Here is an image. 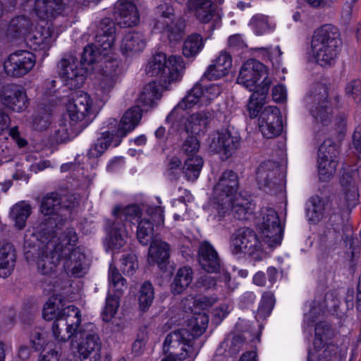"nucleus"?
I'll return each mask as SVG.
<instances>
[{"label": "nucleus", "instance_id": "obj_38", "mask_svg": "<svg viewBox=\"0 0 361 361\" xmlns=\"http://www.w3.org/2000/svg\"><path fill=\"white\" fill-rule=\"evenodd\" d=\"M323 91L322 99L319 100L318 105L311 110V114L317 121L326 124L331 117L332 107L328 99L326 89L323 87Z\"/></svg>", "mask_w": 361, "mask_h": 361}, {"label": "nucleus", "instance_id": "obj_61", "mask_svg": "<svg viewBox=\"0 0 361 361\" xmlns=\"http://www.w3.org/2000/svg\"><path fill=\"white\" fill-rule=\"evenodd\" d=\"M200 149V142L193 135H189L185 140L181 149L188 157H193Z\"/></svg>", "mask_w": 361, "mask_h": 361}, {"label": "nucleus", "instance_id": "obj_5", "mask_svg": "<svg viewBox=\"0 0 361 361\" xmlns=\"http://www.w3.org/2000/svg\"><path fill=\"white\" fill-rule=\"evenodd\" d=\"M78 241V235L73 228H68L61 235V255L64 259L63 268L67 275L82 277L88 270L85 253L80 247L73 248Z\"/></svg>", "mask_w": 361, "mask_h": 361}, {"label": "nucleus", "instance_id": "obj_52", "mask_svg": "<svg viewBox=\"0 0 361 361\" xmlns=\"http://www.w3.org/2000/svg\"><path fill=\"white\" fill-rule=\"evenodd\" d=\"M331 334V329L328 323L325 322L317 323L315 326V335L313 342L314 348L316 349L322 348Z\"/></svg>", "mask_w": 361, "mask_h": 361}, {"label": "nucleus", "instance_id": "obj_1", "mask_svg": "<svg viewBox=\"0 0 361 361\" xmlns=\"http://www.w3.org/2000/svg\"><path fill=\"white\" fill-rule=\"evenodd\" d=\"M25 257L27 262L35 261L38 271L44 276L42 287L47 293L61 289V278L56 267L61 259V236L46 233L25 236Z\"/></svg>", "mask_w": 361, "mask_h": 361}, {"label": "nucleus", "instance_id": "obj_41", "mask_svg": "<svg viewBox=\"0 0 361 361\" xmlns=\"http://www.w3.org/2000/svg\"><path fill=\"white\" fill-rule=\"evenodd\" d=\"M82 341L77 343L78 352L101 351L102 343L98 335L94 332H84L80 335Z\"/></svg>", "mask_w": 361, "mask_h": 361}, {"label": "nucleus", "instance_id": "obj_17", "mask_svg": "<svg viewBox=\"0 0 361 361\" xmlns=\"http://www.w3.org/2000/svg\"><path fill=\"white\" fill-rule=\"evenodd\" d=\"M0 103L6 109L17 113L24 111L29 105L25 89L18 84L4 85L0 90Z\"/></svg>", "mask_w": 361, "mask_h": 361}, {"label": "nucleus", "instance_id": "obj_23", "mask_svg": "<svg viewBox=\"0 0 361 361\" xmlns=\"http://www.w3.org/2000/svg\"><path fill=\"white\" fill-rule=\"evenodd\" d=\"M114 16L117 24L121 27L134 26L140 20L135 5L126 0H120L116 4Z\"/></svg>", "mask_w": 361, "mask_h": 361}, {"label": "nucleus", "instance_id": "obj_15", "mask_svg": "<svg viewBox=\"0 0 361 361\" xmlns=\"http://www.w3.org/2000/svg\"><path fill=\"white\" fill-rule=\"evenodd\" d=\"M261 227L264 240L271 247L279 245L282 240L283 228L277 212L272 208L261 211Z\"/></svg>", "mask_w": 361, "mask_h": 361}, {"label": "nucleus", "instance_id": "obj_31", "mask_svg": "<svg viewBox=\"0 0 361 361\" xmlns=\"http://www.w3.org/2000/svg\"><path fill=\"white\" fill-rule=\"evenodd\" d=\"M53 42L52 33L49 27H41L35 30L27 38V43L31 49L35 51L47 52Z\"/></svg>", "mask_w": 361, "mask_h": 361}, {"label": "nucleus", "instance_id": "obj_32", "mask_svg": "<svg viewBox=\"0 0 361 361\" xmlns=\"http://www.w3.org/2000/svg\"><path fill=\"white\" fill-rule=\"evenodd\" d=\"M213 119V111L202 110L192 114L185 123L188 132L199 134L206 130Z\"/></svg>", "mask_w": 361, "mask_h": 361}, {"label": "nucleus", "instance_id": "obj_9", "mask_svg": "<svg viewBox=\"0 0 361 361\" xmlns=\"http://www.w3.org/2000/svg\"><path fill=\"white\" fill-rule=\"evenodd\" d=\"M82 315L78 307L68 305L61 310L51 326L52 335L58 342H66L72 337L78 338L85 331L81 328Z\"/></svg>", "mask_w": 361, "mask_h": 361}, {"label": "nucleus", "instance_id": "obj_53", "mask_svg": "<svg viewBox=\"0 0 361 361\" xmlns=\"http://www.w3.org/2000/svg\"><path fill=\"white\" fill-rule=\"evenodd\" d=\"M274 302V296L271 293H264L256 313V318L264 319L269 317L273 310Z\"/></svg>", "mask_w": 361, "mask_h": 361}, {"label": "nucleus", "instance_id": "obj_25", "mask_svg": "<svg viewBox=\"0 0 361 361\" xmlns=\"http://www.w3.org/2000/svg\"><path fill=\"white\" fill-rule=\"evenodd\" d=\"M65 8L63 0H35L34 11L44 20H51L61 15Z\"/></svg>", "mask_w": 361, "mask_h": 361}, {"label": "nucleus", "instance_id": "obj_54", "mask_svg": "<svg viewBox=\"0 0 361 361\" xmlns=\"http://www.w3.org/2000/svg\"><path fill=\"white\" fill-rule=\"evenodd\" d=\"M118 295H109L106 298L104 308L102 312V317L104 322H110L115 316L119 307Z\"/></svg>", "mask_w": 361, "mask_h": 361}, {"label": "nucleus", "instance_id": "obj_10", "mask_svg": "<svg viewBox=\"0 0 361 361\" xmlns=\"http://www.w3.org/2000/svg\"><path fill=\"white\" fill-rule=\"evenodd\" d=\"M62 196L57 192H50L44 195L41 200L40 212L47 216L44 226L41 225V230L49 235H58V228L63 224L67 214L61 213Z\"/></svg>", "mask_w": 361, "mask_h": 361}, {"label": "nucleus", "instance_id": "obj_62", "mask_svg": "<svg viewBox=\"0 0 361 361\" xmlns=\"http://www.w3.org/2000/svg\"><path fill=\"white\" fill-rule=\"evenodd\" d=\"M137 268V262L134 255H128L121 259V269L125 274L133 275Z\"/></svg>", "mask_w": 361, "mask_h": 361}, {"label": "nucleus", "instance_id": "obj_60", "mask_svg": "<svg viewBox=\"0 0 361 361\" xmlns=\"http://www.w3.org/2000/svg\"><path fill=\"white\" fill-rule=\"evenodd\" d=\"M345 94L348 98L354 101L361 99V80L355 79L348 82L345 87Z\"/></svg>", "mask_w": 361, "mask_h": 361}, {"label": "nucleus", "instance_id": "obj_40", "mask_svg": "<svg viewBox=\"0 0 361 361\" xmlns=\"http://www.w3.org/2000/svg\"><path fill=\"white\" fill-rule=\"evenodd\" d=\"M161 97L159 83L152 81L147 84L139 97V101L144 106H152Z\"/></svg>", "mask_w": 361, "mask_h": 361}, {"label": "nucleus", "instance_id": "obj_35", "mask_svg": "<svg viewBox=\"0 0 361 361\" xmlns=\"http://www.w3.org/2000/svg\"><path fill=\"white\" fill-rule=\"evenodd\" d=\"M193 279V271L190 267L180 268L171 283V290L174 294L183 293L191 283Z\"/></svg>", "mask_w": 361, "mask_h": 361}, {"label": "nucleus", "instance_id": "obj_3", "mask_svg": "<svg viewBox=\"0 0 361 361\" xmlns=\"http://www.w3.org/2000/svg\"><path fill=\"white\" fill-rule=\"evenodd\" d=\"M93 102L90 96L85 92H80L75 95L67 104V113L70 121L62 118L59 121L58 126L60 128L56 130L60 139H66L69 134L70 128L79 123L81 127H86L92 120L94 114L93 109Z\"/></svg>", "mask_w": 361, "mask_h": 361}, {"label": "nucleus", "instance_id": "obj_63", "mask_svg": "<svg viewBox=\"0 0 361 361\" xmlns=\"http://www.w3.org/2000/svg\"><path fill=\"white\" fill-rule=\"evenodd\" d=\"M216 301V297L201 295L195 300L194 305L195 308L205 310L212 307Z\"/></svg>", "mask_w": 361, "mask_h": 361}, {"label": "nucleus", "instance_id": "obj_34", "mask_svg": "<svg viewBox=\"0 0 361 361\" xmlns=\"http://www.w3.org/2000/svg\"><path fill=\"white\" fill-rule=\"evenodd\" d=\"M253 209V204L239 194L233 197L231 203L229 202V212L226 216L229 215L231 212L235 219L245 220L252 214Z\"/></svg>", "mask_w": 361, "mask_h": 361}, {"label": "nucleus", "instance_id": "obj_16", "mask_svg": "<svg viewBox=\"0 0 361 361\" xmlns=\"http://www.w3.org/2000/svg\"><path fill=\"white\" fill-rule=\"evenodd\" d=\"M338 150L335 143L326 140L318 150V173L319 179L326 181L332 177L338 165Z\"/></svg>", "mask_w": 361, "mask_h": 361}, {"label": "nucleus", "instance_id": "obj_24", "mask_svg": "<svg viewBox=\"0 0 361 361\" xmlns=\"http://www.w3.org/2000/svg\"><path fill=\"white\" fill-rule=\"evenodd\" d=\"M231 66V55L226 51H222L207 67L203 75V78L209 80L220 79L228 73Z\"/></svg>", "mask_w": 361, "mask_h": 361}, {"label": "nucleus", "instance_id": "obj_13", "mask_svg": "<svg viewBox=\"0 0 361 361\" xmlns=\"http://www.w3.org/2000/svg\"><path fill=\"white\" fill-rule=\"evenodd\" d=\"M230 249L233 255L251 256L262 250V243L252 229L243 227L232 234Z\"/></svg>", "mask_w": 361, "mask_h": 361}, {"label": "nucleus", "instance_id": "obj_21", "mask_svg": "<svg viewBox=\"0 0 361 361\" xmlns=\"http://www.w3.org/2000/svg\"><path fill=\"white\" fill-rule=\"evenodd\" d=\"M268 69L263 63L256 59H250L242 66L237 82L245 87L250 91L256 90L260 87L257 82L262 78L267 77Z\"/></svg>", "mask_w": 361, "mask_h": 361}, {"label": "nucleus", "instance_id": "obj_7", "mask_svg": "<svg viewBox=\"0 0 361 361\" xmlns=\"http://www.w3.org/2000/svg\"><path fill=\"white\" fill-rule=\"evenodd\" d=\"M185 63L180 56L169 57L163 52L154 54L147 63L146 72L152 76H159L163 80L161 86L167 90L168 85L178 82L183 76Z\"/></svg>", "mask_w": 361, "mask_h": 361}, {"label": "nucleus", "instance_id": "obj_29", "mask_svg": "<svg viewBox=\"0 0 361 361\" xmlns=\"http://www.w3.org/2000/svg\"><path fill=\"white\" fill-rule=\"evenodd\" d=\"M179 4H185L189 10L195 12L197 20L202 23L209 22L214 16V9L210 0H176Z\"/></svg>", "mask_w": 361, "mask_h": 361}, {"label": "nucleus", "instance_id": "obj_2", "mask_svg": "<svg viewBox=\"0 0 361 361\" xmlns=\"http://www.w3.org/2000/svg\"><path fill=\"white\" fill-rule=\"evenodd\" d=\"M342 47L341 33L337 27L325 24L314 30L311 49L317 63L321 66L334 65Z\"/></svg>", "mask_w": 361, "mask_h": 361}, {"label": "nucleus", "instance_id": "obj_57", "mask_svg": "<svg viewBox=\"0 0 361 361\" xmlns=\"http://www.w3.org/2000/svg\"><path fill=\"white\" fill-rule=\"evenodd\" d=\"M280 115V111L276 106L265 107L260 114L259 126H268V123L276 121V118Z\"/></svg>", "mask_w": 361, "mask_h": 361}, {"label": "nucleus", "instance_id": "obj_64", "mask_svg": "<svg viewBox=\"0 0 361 361\" xmlns=\"http://www.w3.org/2000/svg\"><path fill=\"white\" fill-rule=\"evenodd\" d=\"M61 205V213H71V211L78 207V200L75 195H69L66 197H62Z\"/></svg>", "mask_w": 361, "mask_h": 361}, {"label": "nucleus", "instance_id": "obj_50", "mask_svg": "<svg viewBox=\"0 0 361 361\" xmlns=\"http://www.w3.org/2000/svg\"><path fill=\"white\" fill-rule=\"evenodd\" d=\"M108 281L116 295H121L127 288L126 280L112 264L109 266Z\"/></svg>", "mask_w": 361, "mask_h": 361}, {"label": "nucleus", "instance_id": "obj_59", "mask_svg": "<svg viewBox=\"0 0 361 361\" xmlns=\"http://www.w3.org/2000/svg\"><path fill=\"white\" fill-rule=\"evenodd\" d=\"M262 134L267 138H271L281 133L282 131V119L281 115L276 118V121L268 123V126H259Z\"/></svg>", "mask_w": 361, "mask_h": 361}, {"label": "nucleus", "instance_id": "obj_39", "mask_svg": "<svg viewBox=\"0 0 361 361\" xmlns=\"http://www.w3.org/2000/svg\"><path fill=\"white\" fill-rule=\"evenodd\" d=\"M208 322L209 317L205 312H195L188 319L186 329L196 338L205 331Z\"/></svg>", "mask_w": 361, "mask_h": 361}, {"label": "nucleus", "instance_id": "obj_37", "mask_svg": "<svg viewBox=\"0 0 361 361\" xmlns=\"http://www.w3.org/2000/svg\"><path fill=\"white\" fill-rule=\"evenodd\" d=\"M30 214L31 207L28 203L25 202L16 203L11 211V218L15 223V227L18 230L23 229Z\"/></svg>", "mask_w": 361, "mask_h": 361}, {"label": "nucleus", "instance_id": "obj_43", "mask_svg": "<svg viewBox=\"0 0 361 361\" xmlns=\"http://www.w3.org/2000/svg\"><path fill=\"white\" fill-rule=\"evenodd\" d=\"M341 184L343 188V193L346 205L348 207L355 205L357 200V188L353 183V179L348 173H344L341 178Z\"/></svg>", "mask_w": 361, "mask_h": 361}, {"label": "nucleus", "instance_id": "obj_55", "mask_svg": "<svg viewBox=\"0 0 361 361\" xmlns=\"http://www.w3.org/2000/svg\"><path fill=\"white\" fill-rule=\"evenodd\" d=\"M157 14L159 16L161 22L164 24L173 23L174 19V9L173 6L166 1L161 2L157 7Z\"/></svg>", "mask_w": 361, "mask_h": 361}, {"label": "nucleus", "instance_id": "obj_48", "mask_svg": "<svg viewBox=\"0 0 361 361\" xmlns=\"http://www.w3.org/2000/svg\"><path fill=\"white\" fill-rule=\"evenodd\" d=\"M202 86L196 83L188 94L178 103V108L183 110L190 109L195 104L202 106Z\"/></svg>", "mask_w": 361, "mask_h": 361}, {"label": "nucleus", "instance_id": "obj_46", "mask_svg": "<svg viewBox=\"0 0 361 361\" xmlns=\"http://www.w3.org/2000/svg\"><path fill=\"white\" fill-rule=\"evenodd\" d=\"M203 159L200 156L188 157L183 168V173L188 180L195 181L200 176L203 166Z\"/></svg>", "mask_w": 361, "mask_h": 361}, {"label": "nucleus", "instance_id": "obj_22", "mask_svg": "<svg viewBox=\"0 0 361 361\" xmlns=\"http://www.w3.org/2000/svg\"><path fill=\"white\" fill-rule=\"evenodd\" d=\"M142 118V110L138 106H133L128 109L122 116L119 123L115 118L109 120V125L111 126H118L116 130L112 131L116 137L114 147L118 146L122 138L132 132L139 124Z\"/></svg>", "mask_w": 361, "mask_h": 361}, {"label": "nucleus", "instance_id": "obj_14", "mask_svg": "<svg viewBox=\"0 0 361 361\" xmlns=\"http://www.w3.org/2000/svg\"><path fill=\"white\" fill-rule=\"evenodd\" d=\"M240 137L238 132L223 130L212 133L209 136V149L227 159L239 147Z\"/></svg>", "mask_w": 361, "mask_h": 361}, {"label": "nucleus", "instance_id": "obj_58", "mask_svg": "<svg viewBox=\"0 0 361 361\" xmlns=\"http://www.w3.org/2000/svg\"><path fill=\"white\" fill-rule=\"evenodd\" d=\"M56 298H51L46 302L43 309V317L45 320H56L59 314H61V310H59V306L56 305Z\"/></svg>", "mask_w": 361, "mask_h": 361}, {"label": "nucleus", "instance_id": "obj_12", "mask_svg": "<svg viewBox=\"0 0 361 361\" xmlns=\"http://www.w3.org/2000/svg\"><path fill=\"white\" fill-rule=\"evenodd\" d=\"M122 74L121 62L116 59L106 60L101 65L98 82L95 86L96 94L106 101L110 92L120 80Z\"/></svg>", "mask_w": 361, "mask_h": 361}, {"label": "nucleus", "instance_id": "obj_56", "mask_svg": "<svg viewBox=\"0 0 361 361\" xmlns=\"http://www.w3.org/2000/svg\"><path fill=\"white\" fill-rule=\"evenodd\" d=\"M221 87L216 84H212L205 89L202 87V106L209 104L212 100L221 94Z\"/></svg>", "mask_w": 361, "mask_h": 361}, {"label": "nucleus", "instance_id": "obj_19", "mask_svg": "<svg viewBox=\"0 0 361 361\" xmlns=\"http://www.w3.org/2000/svg\"><path fill=\"white\" fill-rule=\"evenodd\" d=\"M57 66L59 74L69 89H78L82 86L85 80V71L84 68L78 65L76 58L73 56L63 58Z\"/></svg>", "mask_w": 361, "mask_h": 361}, {"label": "nucleus", "instance_id": "obj_51", "mask_svg": "<svg viewBox=\"0 0 361 361\" xmlns=\"http://www.w3.org/2000/svg\"><path fill=\"white\" fill-rule=\"evenodd\" d=\"M154 298V292L152 284L145 281L140 287L139 295V305L142 311L145 312L152 305Z\"/></svg>", "mask_w": 361, "mask_h": 361}, {"label": "nucleus", "instance_id": "obj_26", "mask_svg": "<svg viewBox=\"0 0 361 361\" xmlns=\"http://www.w3.org/2000/svg\"><path fill=\"white\" fill-rule=\"evenodd\" d=\"M147 44V38L141 32H129L126 33L120 44V49L123 54L132 56L142 51Z\"/></svg>", "mask_w": 361, "mask_h": 361}, {"label": "nucleus", "instance_id": "obj_18", "mask_svg": "<svg viewBox=\"0 0 361 361\" xmlns=\"http://www.w3.org/2000/svg\"><path fill=\"white\" fill-rule=\"evenodd\" d=\"M35 55L27 50H18L9 55L4 62L6 73L11 77L20 78L27 74L35 66Z\"/></svg>", "mask_w": 361, "mask_h": 361}, {"label": "nucleus", "instance_id": "obj_11", "mask_svg": "<svg viewBox=\"0 0 361 361\" xmlns=\"http://www.w3.org/2000/svg\"><path fill=\"white\" fill-rule=\"evenodd\" d=\"M195 338L185 329L173 331L169 334L164 342L165 353L170 352L177 356L179 360L195 357L199 350L195 346Z\"/></svg>", "mask_w": 361, "mask_h": 361}, {"label": "nucleus", "instance_id": "obj_42", "mask_svg": "<svg viewBox=\"0 0 361 361\" xmlns=\"http://www.w3.org/2000/svg\"><path fill=\"white\" fill-rule=\"evenodd\" d=\"M32 25L29 18L24 16H17L11 20L8 28L7 35L12 37L25 35L27 33Z\"/></svg>", "mask_w": 361, "mask_h": 361}, {"label": "nucleus", "instance_id": "obj_36", "mask_svg": "<svg viewBox=\"0 0 361 361\" xmlns=\"http://www.w3.org/2000/svg\"><path fill=\"white\" fill-rule=\"evenodd\" d=\"M116 143L114 133L109 130H104L101 133L100 136L92 145L88 151V156L91 158L100 157L111 144Z\"/></svg>", "mask_w": 361, "mask_h": 361}, {"label": "nucleus", "instance_id": "obj_6", "mask_svg": "<svg viewBox=\"0 0 361 361\" xmlns=\"http://www.w3.org/2000/svg\"><path fill=\"white\" fill-rule=\"evenodd\" d=\"M116 27L109 18L104 19L95 36V41L87 44L81 56V66H85L101 61L111 53L115 42Z\"/></svg>", "mask_w": 361, "mask_h": 361}, {"label": "nucleus", "instance_id": "obj_49", "mask_svg": "<svg viewBox=\"0 0 361 361\" xmlns=\"http://www.w3.org/2000/svg\"><path fill=\"white\" fill-rule=\"evenodd\" d=\"M250 26L257 35L269 33L274 29V25L269 21L268 16L263 14L253 16Z\"/></svg>", "mask_w": 361, "mask_h": 361}, {"label": "nucleus", "instance_id": "obj_30", "mask_svg": "<svg viewBox=\"0 0 361 361\" xmlns=\"http://www.w3.org/2000/svg\"><path fill=\"white\" fill-rule=\"evenodd\" d=\"M271 84L269 78L263 79L260 87L253 90L247 104V110L251 118H255L262 109L264 99Z\"/></svg>", "mask_w": 361, "mask_h": 361}, {"label": "nucleus", "instance_id": "obj_8", "mask_svg": "<svg viewBox=\"0 0 361 361\" xmlns=\"http://www.w3.org/2000/svg\"><path fill=\"white\" fill-rule=\"evenodd\" d=\"M239 179L238 174L232 170L224 171L214 186L213 208L216 212L214 218L221 221L229 212V202L238 193Z\"/></svg>", "mask_w": 361, "mask_h": 361}, {"label": "nucleus", "instance_id": "obj_44", "mask_svg": "<svg viewBox=\"0 0 361 361\" xmlns=\"http://www.w3.org/2000/svg\"><path fill=\"white\" fill-rule=\"evenodd\" d=\"M275 167V163L271 161H264L259 166L256 171V178L260 188L271 187Z\"/></svg>", "mask_w": 361, "mask_h": 361}, {"label": "nucleus", "instance_id": "obj_20", "mask_svg": "<svg viewBox=\"0 0 361 361\" xmlns=\"http://www.w3.org/2000/svg\"><path fill=\"white\" fill-rule=\"evenodd\" d=\"M146 214L153 222L146 217L137 221V238L143 245H147L151 241L154 233V224L161 225L164 222V208L161 206H149Z\"/></svg>", "mask_w": 361, "mask_h": 361}, {"label": "nucleus", "instance_id": "obj_33", "mask_svg": "<svg viewBox=\"0 0 361 361\" xmlns=\"http://www.w3.org/2000/svg\"><path fill=\"white\" fill-rule=\"evenodd\" d=\"M16 253L10 243H4L0 248V277L6 278L12 273L16 263Z\"/></svg>", "mask_w": 361, "mask_h": 361}, {"label": "nucleus", "instance_id": "obj_4", "mask_svg": "<svg viewBox=\"0 0 361 361\" xmlns=\"http://www.w3.org/2000/svg\"><path fill=\"white\" fill-rule=\"evenodd\" d=\"M115 218L107 228L109 234V245L111 249H120L126 243L128 232L123 221L132 224L142 219V211L137 204H130L126 207L116 205L112 211Z\"/></svg>", "mask_w": 361, "mask_h": 361}, {"label": "nucleus", "instance_id": "obj_45", "mask_svg": "<svg viewBox=\"0 0 361 361\" xmlns=\"http://www.w3.org/2000/svg\"><path fill=\"white\" fill-rule=\"evenodd\" d=\"M204 47L202 37L199 34H192L184 41L183 54L187 57H193L197 55Z\"/></svg>", "mask_w": 361, "mask_h": 361}, {"label": "nucleus", "instance_id": "obj_47", "mask_svg": "<svg viewBox=\"0 0 361 361\" xmlns=\"http://www.w3.org/2000/svg\"><path fill=\"white\" fill-rule=\"evenodd\" d=\"M155 27L164 33L170 42H179L183 37V28L178 23H175L174 21L173 23L166 22V24H164L160 20H158Z\"/></svg>", "mask_w": 361, "mask_h": 361}, {"label": "nucleus", "instance_id": "obj_27", "mask_svg": "<svg viewBox=\"0 0 361 361\" xmlns=\"http://www.w3.org/2000/svg\"><path fill=\"white\" fill-rule=\"evenodd\" d=\"M199 263L209 273H216L220 269V260L216 251L208 242H203L199 248Z\"/></svg>", "mask_w": 361, "mask_h": 361}, {"label": "nucleus", "instance_id": "obj_28", "mask_svg": "<svg viewBox=\"0 0 361 361\" xmlns=\"http://www.w3.org/2000/svg\"><path fill=\"white\" fill-rule=\"evenodd\" d=\"M170 246L164 241L155 240L151 243L148 251V262L150 264H157L163 269L169 262Z\"/></svg>", "mask_w": 361, "mask_h": 361}]
</instances>
